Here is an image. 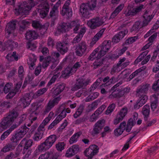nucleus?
<instances>
[{"instance_id":"obj_1","label":"nucleus","mask_w":159,"mask_h":159,"mask_svg":"<svg viewBox=\"0 0 159 159\" xmlns=\"http://www.w3.org/2000/svg\"><path fill=\"white\" fill-rule=\"evenodd\" d=\"M34 6V0H29L19 3L15 9V13L16 15L28 14L29 11Z\"/></svg>"},{"instance_id":"obj_2","label":"nucleus","mask_w":159,"mask_h":159,"mask_svg":"<svg viewBox=\"0 0 159 159\" xmlns=\"http://www.w3.org/2000/svg\"><path fill=\"white\" fill-rule=\"evenodd\" d=\"M18 116V114L16 111H13L10 112L7 117L2 119L0 123V128L3 129H7L12 123Z\"/></svg>"},{"instance_id":"obj_3","label":"nucleus","mask_w":159,"mask_h":159,"mask_svg":"<svg viewBox=\"0 0 159 159\" xmlns=\"http://www.w3.org/2000/svg\"><path fill=\"white\" fill-rule=\"evenodd\" d=\"M111 45L110 40H105L103 42L101 46L98 47L99 49H100V50L97 55V59L100 58L106 54L110 48Z\"/></svg>"},{"instance_id":"obj_4","label":"nucleus","mask_w":159,"mask_h":159,"mask_svg":"<svg viewBox=\"0 0 159 159\" xmlns=\"http://www.w3.org/2000/svg\"><path fill=\"white\" fill-rule=\"evenodd\" d=\"M61 13L62 16H66L68 18L72 15V11L70 6V1L66 0L62 7Z\"/></svg>"},{"instance_id":"obj_5","label":"nucleus","mask_w":159,"mask_h":159,"mask_svg":"<svg viewBox=\"0 0 159 159\" xmlns=\"http://www.w3.org/2000/svg\"><path fill=\"white\" fill-rule=\"evenodd\" d=\"M126 58L124 57L120 59L119 61L116 65L113 66L111 72V73L113 75L115 72H118L120 71L122 69L126 67L129 64V62H124L125 61Z\"/></svg>"},{"instance_id":"obj_6","label":"nucleus","mask_w":159,"mask_h":159,"mask_svg":"<svg viewBox=\"0 0 159 159\" xmlns=\"http://www.w3.org/2000/svg\"><path fill=\"white\" fill-rule=\"evenodd\" d=\"M144 8V7L143 5H141L135 8L128 6L124 14L126 17L134 16Z\"/></svg>"},{"instance_id":"obj_7","label":"nucleus","mask_w":159,"mask_h":159,"mask_svg":"<svg viewBox=\"0 0 159 159\" xmlns=\"http://www.w3.org/2000/svg\"><path fill=\"white\" fill-rule=\"evenodd\" d=\"M104 23L102 18L96 17L88 21L87 24L91 29H94L102 25Z\"/></svg>"},{"instance_id":"obj_8","label":"nucleus","mask_w":159,"mask_h":159,"mask_svg":"<svg viewBox=\"0 0 159 159\" xmlns=\"http://www.w3.org/2000/svg\"><path fill=\"white\" fill-rule=\"evenodd\" d=\"M88 46L84 41L79 43L75 49V53L77 56L82 57L87 51Z\"/></svg>"},{"instance_id":"obj_9","label":"nucleus","mask_w":159,"mask_h":159,"mask_svg":"<svg viewBox=\"0 0 159 159\" xmlns=\"http://www.w3.org/2000/svg\"><path fill=\"white\" fill-rule=\"evenodd\" d=\"M38 11L40 16L44 18L47 15L49 9V6L46 2H43L38 6Z\"/></svg>"},{"instance_id":"obj_10","label":"nucleus","mask_w":159,"mask_h":159,"mask_svg":"<svg viewBox=\"0 0 159 159\" xmlns=\"http://www.w3.org/2000/svg\"><path fill=\"white\" fill-rule=\"evenodd\" d=\"M90 82V80L89 79L86 80L83 79H77L75 84L72 87L71 90L72 91L77 90L84 86H87Z\"/></svg>"},{"instance_id":"obj_11","label":"nucleus","mask_w":159,"mask_h":159,"mask_svg":"<svg viewBox=\"0 0 159 159\" xmlns=\"http://www.w3.org/2000/svg\"><path fill=\"white\" fill-rule=\"evenodd\" d=\"M98 150L99 148L97 146L92 145L86 149L84 152V154L88 158L92 159L93 157L98 152Z\"/></svg>"},{"instance_id":"obj_12","label":"nucleus","mask_w":159,"mask_h":159,"mask_svg":"<svg viewBox=\"0 0 159 159\" xmlns=\"http://www.w3.org/2000/svg\"><path fill=\"white\" fill-rule=\"evenodd\" d=\"M61 2V0H59L54 5L50 12L49 15V18H51L53 20H54L58 18L59 13L58 8L60 5Z\"/></svg>"},{"instance_id":"obj_13","label":"nucleus","mask_w":159,"mask_h":159,"mask_svg":"<svg viewBox=\"0 0 159 159\" xmlns=\"http://www.w3.org/2000/svg\"><path fill=\"white\" fill-rule=\"evenodd\" d=\"M105 120H98L94 126L92 132V134L94 136L99 134L104 126Z\"/></svg>"},{"instance_id":"obj_14","label":"nucleus","mask_w":159,"mask_h":159,"mask_svg":"<svg viewBox=\"0 0 159 159\" xmlns=\"http://www.w3.org/2000/svg\"><path fill=\"white\" fill-rule=\"evenodd\" d=\"M56 118L60 121L66 116V111L65 104H62L60 105L56 109V114L57 115L60 113Z\"/></svg>"},{"instance_id":"obj_15","label":"nucleus","mask_w":159,"mask_h":159,"mask_svg":"<svg viewBox=\"0 0 159 159\" xmlns=\"http://www.w3.org/2000/svg\"><path fill=\"white\" fill-rule=\"evenodd\" d=\"M127 113V108H123L117 113L116 118L114 120V124L116 125L120 122L123 119Z\"/></svg>"},{"instance_id":"obj_16","label":"nucleus","mask_w":159,"mask_h":159,"mask_svg":"<svg viewBox=\"0 0 159 159\" xmlns=\"http://www.w3.org/2000/svg\"><path fill=\"white\" fill-rule=\"evenodd\" d=\"M80 11L83 16L86 18L89 17V15L91 13V10L88 4L86 3L81 4L80 6Z\"/></svg>"},{"instance_id":"obj_17","label":"nucleus","mask_w":159,"mask_h":159,"mask_svg":"<svg viewBox=\"0 0 159 159\" xmlns=\"http://www.w3.org/2000/svg\"><path fill=\"white\" fill-rule=\"evenodd\" d=\"M33 141L30 139L27 141L25 139H24L21 141L20 144L18 146L17 148L19 149L20 150L22 149V147L24 146L23 148V154H24L28 148L30 147L32 145Z\"/></svg>"},{"instance_id":"obj_18","label":"nucleus","mask_w":159,"mask_h":159,"mask_svg":"<svg viewBox=\"0 0 159 159\" xmlns=\"http://www.w3.org/2000/svg\"><path fill=\"white\" fill-rule=\"evenodd\" d=\"M128 30L127 29L120 31L114 35L112 39V42L114 43H117L120 41L127 34Z\"/></svg>"},{"instance_id":"obj_19","label":"nucleus","mask_w":159,"mask_h":159,"mask_svg":"<svg viewBox=\"0 0 159 159\" xmlns=\"http://www.w3.org/2000/svg\"><path fill=\"white\" fill-rule=\"evenodd\" d=\"M30 96L28 94H27L21 97L19 101V105L21 107L25 108L28 106L31 102Z\"/></svg>"},{"instance_id":"obj_20","label":"nucleus","mask_w":159,"mask_h":159,"mask_svg":"<svg viewBox=\"0 0 159 159\" xmlns=\"http://www.w3.org/2000/svg\"><path fill=\"white\" fill-rule=\"evenodd\" d=\"M16 20H12L10 21L7 25L5 28V33L9 35L12 33L16 29Z\"/></svg>"},{"instance_id":"obj_21","label":"nucleus","mask_w":159,"mask_h":159,"mask_svg":"<svg viewBox=\"0 0 159 159\" xmlns=\"http://www.w3.org/2000/svg\"><path fill=\"white\" fill-rule=\"evenodd\" d=\"M61 100L60 97H57L52 100L50 101L46 106L44 112H48L50 111L55 105H57Z\"/></svg>"},{"instance_id":"obj_22","label":"nucleus","mask_w":159,"mask_h":159,"mask_svg":"<svg viewBox=\"0 0 159 159\" xmlns=\"http://www.w3.org/2000/svg\"><path fill=\"white\" fill-rule=\"evenodd\" d=\"M56 48L58 51L63 55L68 50V48L67 47V44L64 42H58L56 44Z\"/></svg>"},{"instance_id":"obj_23","label":"nucleus","mask_w":159,"mask_h":159,"mask_svg":"<svg viewBox=\"0 0 159 159\" xmlns=\"http://www.w3.org/2000/svg\"><path fill=\"white\" fill-rule=\"evenodd\" d=\"M26 124H25L24 125L21 127L20 130L17 131L15 134V135L19 140L24 136L29 130V129L26 126Z\"/></svg>"},{"instance_id":"obj_24","label":"nucleus","mask_w":159,"mask_h":159,"mask_svg":"<svg viewBox=\"0 0 159 159\" xmlns=\"http://www.w3.org/2000/svg\"><path fill=\"white\" fill-rule=\"evenodd\" d=\"M154 15L152 14L149 11H146L143 15V17L144 19L143 21V26H147L153 18Z\"/></svg>"},{"instance_id":"obj_25","label":"nucleus","mask_w":159,"mask_h":159,"mask_svg":"<svg viewBox=\"0 0 159 159\" xmlns=\"http://www.w3.org/2000/svg\"><path fill=\"white\" fill-rule=\"evenodd\" d=\"M150 85L149 84H147L139 87L136 91L137 96L139 97L145 95V94L148 90V88Z\"/></svg>"},{"instance_id":"obj_26","label":"nucleus","mask_w":159,"mask_h":159,"mask_svg":"<svg viewBox=\"0 0 159 159\" xmlns=\"http://www.w3.org/2000/svg\"><path fill=\"white\" fill-rule=\"evenodd\" d=\"M70 30V23L63 22L60 24L57 27L59 32L65 33Z\"/></svg>"},{"instance_id":"obj_27","label":"nucleus","mask_w":159,"mask_h":159,"mask_svg":"<svg viewBox=\"0 0 159 159\" xmlns=\"http://www.w3.org/2000/svg\"><path fill=\"white\" fill-rule=\"evenodd\" d=\"M38 36V35L37 33L34 30H28L25 34V39L28 40H33L36 39Z\"/></svg>"},{"instance_id":"obj_28","label":"nucleus","mask_w":159,"mask_h":159,"mask_svg":"<svg viewBox=\"0 0 159 159\" xmlns=\"http://www.w3.org/2000/svg\"><path fill=\"white\" fill-rule=\"evenodd\" d=\"M57 139L55 135L53 134L48 137L45 141V143L50 148L54 143Z\"/></svg>"},{"instance_id":"obj_29","label":"nucleus","mask_w":159,"mask_h":159,"mask_svg":"<svg viewBox=\"0 0 159 159\" xmlns=\"http://www.w3.org/2000/svg\"><path fill=\"white\" fill-rule=\"evenodd\" d=\"M105 30V28L101 29L94 36L91 43V45H93L95 44L102 37Z\"/></svg>"},{"instance_id":"obj_30","label":"nucleus","mask_w":159,"mask_h":159,"mask_svg":"<svg viewBox=\"0 0 159 159\" xmlns=\"http://www.w3.org/2000/svg\"><path fill=\"white\" fill-rule=\"evenodd\" d=\"M152 102L151 103V108L154 111L157 108L158 103V95L154 94L152 98Z\"/></svg>"},{"instance_id":"obj_31","label":"nucleus","mask_w":159,"mask_h":159,"mask_svg":"<svg viewBox=\"0 0 159 159\" xmlns=\"http://www.w3.org/2000/svg\"><path fill=\"white\" fill-rule=\"evenodd\" d=\"M85 32V29L84 28H81L78 34L74 39L72 43H76L79 42L81 40Z\"/></svg>"},{"instance_id":"obj_32","label":"nucleus","mask_w":159,"mask_h":159,"mask_svg":"<svg viewBox=\"0 0 159 159\" xmlns=\"http://www.w3.org/2000/svg\"><path fill=\"white\" fill-rule=\"evenodd\" d=\"M66 85L64 83H61L57 85L53 92L54 95L57 96L59 94L63 91Z\"/></svg>"},{"instance_id":"obj_33","label":"nucleus","mask_w":159,"mask_h":159,"mask_svg":"<svg viewBox=\"0 0 159 159\" xmlns=\"http://www.w3.org/2000/svg\"><path fill=\"white\" fill-rule=\"evenodd\" d=\"M80 28V25L78 21H73L70 23V29H72L75 33H77Z\"/></svg>"},{"instance_id":"obj_34","label":"nucleus","mask_w":159,"mask_h":159,"mask_svg":"<svg viewBox=\"0 0 159 159\" xmlns=\"http://www.w3.org/2000/svg\"><path fill=\"white\" fill-rule=\"evenodd\" d=\"M16 146V144H13L12 143H7L0 151V153L9 152L11 149H13Z\"/></svg>"},{"instance_id":"obj_35","label":"nucleus","mask_w":159,"mask_h":159,"mask_svg":"<svg viewBox=\"0 0 159 159\" xmlns=\"http://www.w3.org/2000/svg\"><path fill=\"white\" fill-rule=\"evenodd\" d=\"M142 113L144 116L145 120H147L150 114V107L149 105L146 104L143 106L142 109Z\"/></svg>"},{"instance_id":"obj_36","label":"nucleus","mask_w":159,"mask_h":159,"mask_svg":"<svg viewBox=\"0 0 159 159\" xmlns=\"http://www.w3.org/2000/svg\"><path fill=\"white\" fill-rule=\"evenodd\" d=\"M124 7V4H121L119 5L112 13L110 16V18H114L122 10Z\"/></svg>"},{"instance_id":"obj_37","label":"nucleus","mask_w":159,"mask_h":159,"mask_svg":"<svg viewBox=\"0 0 159 159\" xmlns=\"http://www.w3.org/2000/svg\"><path fill=\"white\" fill-rule=\"evenodd\" d=\"M74 73L71 68L67 67L62 71L61 76L63 78L66 79Z\"/></svg>"},{"instance_id":"obj_38","label":"nucleus","mask_w":159,"mask_h":159,"mask_svg":"<svg viewBox=\"0 0 159 159\" xmlns=\"http://www.w3.org/2000/svg\"><path fill=\"white\" fill-rule=\"evenodd\" d=\"M82 133L81 131L78 132L74 134L70 138L69 142L70 144H72L78 140V139L82 134Z\"/></svg>"},{"instance_id":"obj_39","label":"nucleus","mask_w":159,"mask_h":159,"mask_svg":"<svg viewBox=\"0 0 159 159\" xmlns=\"http://www.w3.org/2000/svg\"><path fill=\"white\" fill-rule=\"evenodd\" d=\"M5 43L7 48L9 47L11 49L17 47L18 46V44L17 42H15L9 39Z\"/></svg>"},{"instance_id":"obj_40","label":"nucleus","mask_w":159,"mask_h":159,"mask_svg":"<svg viewBox=\"0 0 159 159\" xmlns=\"http://www.w3.org/2000/svg\"><path fill=\"white\" fill-rule=\"evenodd\" d=\"M135 122L133 121L132 118L129 119L127 122L126 127L125 130L126 132H129L130 131L132 127L135 124Z\"/></svg>"},{"instance_id":"obj_41","label":"nucleus","mask_w":159,"mask_h":159,"mask_svg":"<svg viewBox=\"0 0 159 159\" xmlns=\"http://www.w3.org/2000/svg\"><path fill=\"white\" fill-rule=\"evenodd\" d=\"M48 145L45 143V141L39 145L38 147V150L41 152L43 151H45L49 148Z\"/></svg>"},{"instance_id":"obj_42","label":"nucleus","mask_w":159,"mask_h":159,"mask_svg":"<svg viewBox=\"0 0 159 159\" xmlns=\"http://www.w3.org/2000/svg\"><path fill=\"white\" fill-rule=\"evenodd\" d=\"M37 60L36 57L34 54H32L30 55V57L29 61L28 62L29 65L31 67V69L33 70L34 69L33 67L34 66V62H36Z\"/></svg>"},{"instance_id":"obj_43","label":"nucleus","mask_w":159,"mask_h":159,"mask_svg":"<svg viewBox=\"0 0 159 159\" xmlns=\"http://www.w3.org/2000/svg\"><path fill=\"white\" fill-rule=\"evenodd\" d=\"M16 52H14L12 54H8L6 57V58L9 61H12L14 60L17 61L18 60V57L16 55Z\"/></svg>"},{"instance_id":"obj_44","label":"nucleus","mask_w":159,"mask_h":159,"mask_svg":"<svg viewBox=\"0 0 159 159\" xmlns=\"http://www.w3.org/2000/svg\"><path fill=\"white\" fill-rule=\"evenodd\" d=\"M84 108V106L83 105H80L77 109L75 113L74 114V118H76L80 116L82 113Z\"/></svg>"},{"instance_id":"obj_45","label":"nucleus","mask_w":159,"mask_h":159,"mask_svg":"<svg viewBox=\"0 0 159 159\" xmlns=\"http://www.w3.org/2000/svg\"><path fill=\"white\" fill-rule=\"evenodd\" d=\"M138 36H137L129 38L125 40L122 45L132 44L135 42L138 39Z\"/></svg>"},{"instance_id":"obj_46","label":"nucleus","mask_w":159,"mask_h":159,"mask_svg":"<svg viewBox=\"0 0 159 159\" xmlns=\"http://www.w3.org/2000/svg\"><path fill=\"white\" fill-rule=\"evenodd\" d=\"M140 23V22L139 21H136L131 29V31H138L140 28L143 27V24L142 25H141Z\"/></svg>"},{"instance_id":"obj_47","label":"nucleus","mask_w":159,"mask_h":159,"mask_svg":"<svg viewBox=\"0 0 159 159\" xmlns=\"http://www.w3.org/2000/svg\"><path fill=\"white\" fill-rule=\"evenodd\" d=\"M102 79V78H98L96 81L92 85L90 88V91L94 90L97 88V87L100 84L101 82Z\"/></svg>"},{"instance_id":"obj_48","label":"nucleus","mask_w":159,"mask_h":159,"mask_svg":"<svg viewBox=\"0 0 159 159\" xmlns=\"http://www.w3.org/2000/svg\"><path fill=\"white\" fill-rule=\"evenodd\" d=\"M60 56V54L58 52H53L51 57L50 60L54 61H58L59 60V57Z\"/></svg>"},{"instance_id":"obj_49","label":"nucleus","mask_w":159,"mask_h":159,"mask_svg":"<svg viewBox=\"0 0 159 159\" xmlns=\"http://www.w3.org/2000/svg\"><path fill=\"white\" fill-rule=\"evenodd\" d=\"M60 73H57L55 75H53L50 80L48 82L47 86L49 87L52 84L54 83L55 81L56 80L58 77L60 75Z\"/></svg>"},{"instance_id":"obj_50","label":"nucleus","mask_w":159,"mask_h":159,"mask_svg":"<svg viewBox=\"0 0 159 159\" xmlns=\"http://www.w3.org/2000/svg\"><path fill=\"white\" fill-rule=\"evenodd\" d=\"M32 26L35 28L39 29L41 30H43V29L42 27V25L39 21L33 20L32 23Z\"/></svg>"},{"instance_id":"obj_51","label":"nucleus","mask_w":159,"mask_h":159,"mask_svg":"<svg viewBox=\"0 0 159 159\" xmlns=\"http://www.w3.org/2000/svg\"><path fill=\"white\" fill-rule=\"evenodd\" d=\"M48 88H43L38 90L34 94V96L36 97H38L43 94L47 90Z\"/></svg>"},{"instance_id":"obj_52","label":"nucleus","mask_w":159,"mask_h":159,"mask_svg":"<svg viewBox=\"0 0 159 159\" xmlns=\"http://www.w3.org/2000/svg\"><path fill=\"white\" fill-rule=\"evenodd\" d=\"M99 50V48H96L90 55L88 58V59L90 61H93L96 57L97 58V57L96 56V55L98 52Z\"/></svg>"},{"instance_id":"obj_53","label":"nucleus","mask_w":159,"mask_h":159,"mask_svg":"<svg viewBox=\"0 0 159 159\" xmlns=\"http://www.w3.org/2000/svg\"><path fill=\"white\" fill-rule=\"evenodd\" d=\"M139 99L138 100L139 103L141 104L140 106H143L144 104L148 99V97L146 95L139 96Z\"/></svg>"},{"instance_id":"obj_54","label":"nucleus","mask_w":159,"mask_h":159,"mask_svg":"<svg viewBox=\"0 0 159 159\" xmlns=\"http://www.w3.org/2000/svg\"><path fill=\"white\" fill-rule=\"evenodd\" d=\"M82 62L81 61L76 62L74 65L73 67L71 68L73 70V72L75 73L78 69H79L81 66Z\"/></svg>"},{"instance_id":"obj_55","label":"nucleus","mask_w":159,"mask_h":159,"mask_svg":"<svg viewBox=\"0 0 159 159\" xmlns=\"http://www.w3.org/2000/svg\"><path fill=\"white\" fill-rule=\"evenodd\" d=\"M65 145L64 142H59L56 145V148L58 151H61L64 148Z\"/></svg>"},{"instance_id":"obj_56","label":"nucleus","mask_w":159,"mask_h":159,"mask_svg":"<svg viewBox=\"0 0 159 159\" xmlns=\"http://www.w3.org/2000/svg\"><path fill=\"white\" fill-rule=\"evenodd\" d=\"M43 136V135L40 133L39 132H36L34 134L33 139L34 141H38L42 139Z\"/></svg>"},{"instance_id":"obj_57","label":"nucleus","mask_w":159,"mask_h":159,"mask_svg":"<svg viewBox=\"0 0 159 159\" xmlns=\"http://www.w3.org/2000/svg\"><path fill=\"white\" fill-rule=\"evenodd\" d=\"M116 105L114 103H112L108 107L107 110L105 112L106 114L108 115L111 113L113 111Z\"/></svg>"},{"instance_id":"obj_58","label":"nucleus","mask_w":159,"mask_h":159,"mask_svg":"<svg viewBox=\"0 0 159 159\" xmlns=\"http://www.w3.org/2000/svg\"><path fill=\"white\" fill-rule=\"evenodd\" d=\"M97 0H91L89 3H86L89 5V7L91 10H93L96 7Z\"/></svg>"},{"instance_id":"obj_59","label":"nucleus","mask_w":159,"mask_h":159,"mask_svg":"<svg viewBox=\"0 0 159 159\" xmlns=\"http://www.w3.org/2000/svg\"><path fill=\"white\" fill-rule=\"evenodd\" d=\"M47 44L48 47L53 48L55 44L54 40L50 37H48L47 41Z\"/></svg>"},{"instance_id":"obj_60","label":"nucleus","mask_w":159,"mask_h":159,"mask_svg":"<svg viewBox=\"0 0 159 159\" xmlns=\"http://www.w3.org/2000/svg\"><path fill=\"white\" fill-rule=\"evenodd\" d=\"M51 153L48 152L41 155L38 159H49Z\"/></svg>"},{"instance_id":"obj_61","label":"nucleus","mask_w":159,"mask_h":159,"mask_svg":"<svg viewBox=\"0 0 159 159\" xmlns=\"http://www.w3.org/2000/svg\"><path fill=\"white\" fill-rule=\"evenodd\" d=\"M26 46L28 48L32 50H33L37 47L34 43L30 42L27 43Z\"/></svg>"},{"instance_id":"obj_62","label":"nucleus","mask_w":159,"mask_h":159,"mask_svg":"<svg viewBox=\"0 0 159 159\" xmlns=\"http://www.w3.org/2000/svg\"><path fill=\"white\" fill-rule=\"evenodd\" d=\"M98 104L96 101L93 102L92 104L89 105L88 107L89 111H91L95 109L98 106Z\"/></svg>"},{"instance_id":"obj_63","label":"nucleus","mask_w":159,"mask_h":159,"mask_svg":"<svg viewBox=\"0 0 159 159\" xmlns=\"http://www.w3.org/2000/svg\"><path fill=\"white\" fill-rule=\"evenodd\" d=\"M11 88V84L8 83L5 86H4V92L6 94L8 93Z\"/></svg>"},{"instance_id":"obj_64","label":"nucleus","mask_w":159,"mask_h":159,"mask_svg":"<svg viewBox=\"0 0 159 159\" xmlns=\"http://www.w3.org/2000/svg\"><path fill=\"white\" fill-rule=\"evenodd\" d=\"M11 132V130L9 129L4 132L1 136V139L2 140H4L8 136Z\"/></svg>"}]
</instances>
